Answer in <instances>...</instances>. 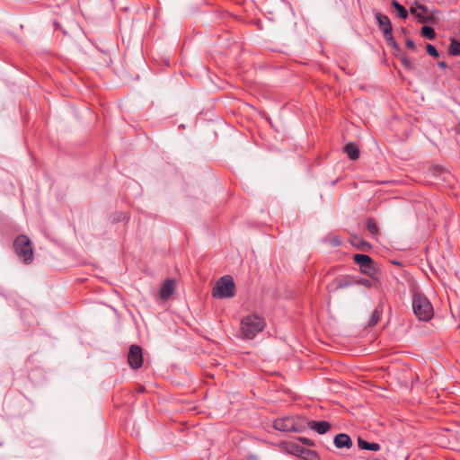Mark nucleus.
<instances>
[{
  "label": "nucleus",
  "instance_id": "1",
  "mask_svg": "<svg viewBox=\"0 0 460 460\" xmlns=\"http://www.w3.org/2000/svg\"><path fill=\"white\" fill-rule=\"evenodd\" d=\"M264 327V320L257 314L247 315L241 322L242 335L248 340L253 339Z\"/></svg>",
  "mask_w": 460,
  "mask_h": 460
},
{
  "label": "nucleus",
  "instance_id": "2",
  "mask_svg": "<svg viewBox=\"0 0 460 460\" xmlns=\"http://www.w3.org/2000/svg\"><path fill=\"white\" fill-rule=\"evenodd\" d=\"M412 309L415 315L420 321H428L433 316V306L429 300L420 293H414L412 298Z\"/></svg>",
  "mask_w": 460,
  "mask_h": 460
},
{
  "label": "nucleus",
  "instance_id": "3",
  "mask_svg": "<svg viewBox=\"0 0 460 460\" xmlns=\"http://www.w3.org/2000/svg\"><path fill=\"white\" fill-rule=\"evenodd\" d=\"M235 286L230 276L220 278L212 290V295L217 298H227L234 296Z\"/></svg>",
  "mask_w": 460,
  "mask_h": 460
},
{
  "label": "nucleus",
  "instance_id": "4",
  "mask_svg": "<svg viewBox=\"0 0 460 460\" xmlns=\"http://www.w3.org/2000/svg\"><path fill=\"white\" fill-rule=\"evenodd\" d=\"M17 255L25 262L30 263L33 259V251L30 239L26 235H20L14 241Z\"/></svg>",
  "mask_w": 460,
  "mask_h": 460
},
{
  "label": "nucleus",
  "instance_id": "5",
  "mask_svg": "<svg viewBox=\"0 0 460 460\" xmlns=\"http://www.w3.org/2000/svg\"><path fill=\"white\" fill-rule=\"evenodd\" d=\"M410 13L422 23H432L435 21L434 14L427 6L420 4L419 2H415L414 4L410 7Z\"/></svg>",
  "mask_w": 460,
  "mask_h": 460
},
{
  "label": "nucleus",
  "instance_id": "6",
  "mask_svg": "<svg viewBox=\"0 0 460 460\" xmlns=\"http://www.w3.org/2000/svg\"><path fill=\"white\" fill-rule=\"evenodd\" d=\"M274 429L284 431H296L297 430V423L294 417L287 416L283 418H279L274 421L273 424Z\"/></svg>",
  "mask_w": 460,
  "mask_h": 460
},
{
  "label": "nucleus",
  "instance_id": "7",
  "mask_svg": "<svg viewBox=\"0 0 460 460\" xmlns=\"http://www.w3.org/2000/svg\"><path fill=\"white\" fill-rule=\"evenodd\" d=\"M128 361L129 366L134 368H139L143 364L142 349L137 345H131L128 350Z\"/></svg>",
  "mask_w": 460,
  "mask_h": 460
},
{
  "label": "nucleus",
  "instance_id": "8",
  "mask_svg": "<svg viewBox=\"0 0 460 460\" xmlns=\"http://www.w3.org/2000/svg\"><path fill=\"white\" fill-rule=\"evenodd\" d=\"M354 261L359 265L361 271L370 276L374 275L376 270L374 268L373 260L366 254H355Z\"/></svg>",
  "mask_w": 460,
  "mask_h": 460
},
{
  "label": "nucleus",
  "instance_id": "9",
  "mask_svg": "<svg viewBox=\"0 0 460 460\" xmlns=\"http://www.w3.org/2000/svg\"><path fill=\"white\" fill-rule=\"evenodd\" d=\"M376 18L379 29L383 31L385 39L388 41H393L394 40L393 34H392L393 29H392V24H391L389 18L386 15L382 14L380 13H377L376 14Z\"/></svg>",
  "mask_w": 460,
  "mask_h": 460
},
{
  "label": "nucleus",
  "instance_id": "10",
  "mask_svg": "<svg viewBox=\"0 0 460 460\" xmlns=\"http://www.w3.org/2000/svg\"><path fill=\"white\" fill-rule=\"evenodd\" d=\"M175 281L173 279L165 280L159 290V296L163 300H167L175 290Z\"/></svg>",
  "mask_w": 460,
  "mask_h": 460
},
{
  "label": "nucleus",
  "instance_id": "11",
  "mask_svg": "<svg viewBox=\"0 0 460 460\" xmlns=\"http://www.w3.org/2000/svg\"><path fill=\"white\" fill-rule=\"evenodd\" d=\"M308 427L319 434H325L331 429V424L325 420H311L308 422Z\"/></svg>",
  "mask_w": 460,
  "mask_h": 460
},
{
  "label": "nucleus",
  "instance_id": "12",
  "mask_svg": "<svg viewBox=\"0 0 460 460\" xmlns=\"http://www.w3.org/2000/svg\"><path fill=\"white\" fill-rule=\"evenodd\" d=\"M334 445L338 448H349L352 446L351 438L344 433H340L334 438Z\"/></svg>",
  "mask_w": 460,
  "mask_h": 460
},
{
  "label": "nucleus",
  "instance_id": "13",
  "mask_svg": "<svg viewBox=\"0 0 460 460\" xmlns=\"http://www.w3.org/2000/svg\"><path fill=\"white\" fill-rule=\"evenodd\" d=\"M344 150L348 156L352 160H357L359 156L358 147L353 143L347 144Z\"/></svg>",
  "mask_w": 460,
  "mask_h": 460
},
{
  "label": "nucleus",
  "instance_id": "14",
  "mask_svg": "<svg viewBox=\"0 0 460 460\" xmlns=\"http://www.w3.org/2000/svg\"><path fill=\"white\" fill-rule=\"evenodd\" d=\"M358 447L365 450H371V451H378L380 449V445L377 443H369L366 440H364L361 438H358Z\"/></svg>",
  "mask_w": 460,
  "mask_h": 460
},
{
  "label": "nucleus",
  "instance_id": "15",
  "mask_svg": "<svg viewBox=\"0 0 460 460\" xmlns=\"http://www.w3.org/2000/svg\"><path fill=\"white\" fill-rule=\"evenodd\" d=\"M392 5L396 10L397 15L402 19H406L408 17V12L407 10L400 4L397 1L394 0L392 1Z\"/></svg>",
  "mask_w": 460,
  "mask_h": 460
},
{
  "label": "nucleus",
  "instance_id": "16",
  "mask_svg": "<svg viewBox=\"0 0 460 460\" xmlns=\"http://www.w3.org/2000/svg\"><path fill=\"white\" fill-rule=\"evenodd\" d=\"M421 35L429 40H433L436 37V32L434 29L429 26H423L421 28Z\"/></svg>",
  "mask_w": 460,
  "mask_h": 460
},
{
  "label": "nucleus",
  "instance_id": "17",
  "mask_svg": "<svg viewBox=\"0 0 460 460\" xmlns=\"http://www.w3.org/2000/svg\"><path fill=\"white\" fill-rule=\"evenodd\" d=\"M449 53L453 56L460 55V42L453 40L449 46Z\"/></svg>",
  "mask_w": 460,
  "mask_h": 460
},
{
  "label": "nucleus",
  "instance_id": "18",
  "mask_svg": "<svg viewBox=\"0 0 460 460\" xmlns=\"http://www.w3.org/2000/svg\"><path fill=\"white\" fill-rule=\"evenodd\" d=\"M379 319H380V314H379V312L377 310H375L372 313V315H371L370 320L368 322V325L369 326L376 325L379 322Z\"/></svg>",
  "mask_w": 460,
  "mask_h": 460
},
{
  "label": "nucleus",
  "instance_id": "19",
  "mask_svg": "<svg viewBox=\"0 0 460 460\" xmlns=\"http://www.w3.org/2000/svg\"><path fill=\"white\" fill-rule=\"evenodd\" d=\"M400 59H401V62L404 66L405 68H407L408 70H413L414 69L413 64L411 63V61L408 58H406L405 56H402L400 58Z\"/></svg>",
  "mask_w": 460,
  "mask_h": 460
},
{
  "label": "nucleus",
  "instance_id": "20",
  "mask_svg": "<svg viewBox=\"0 0 460 460\" xmlns=\"http://www.w3.org/2000/svg\"><path fill=\"white\" fill-rule=\"evenodd\" d=\"M426 49H427V52L434 57V58H438L439 56V53L438 52V50L436 49V48L434 46H432L431 44H427L426 45Z\"/></svg>",
  "mask_w": 460,
  "mask_h": 460
},
{
  "label": "nucleus",
  "instance_id": "21",
  "mask_svg": "<svg viewBox=\"0 0 460 460\" xmlns=\"http://www.w3.org/2000/svg\"><path fill=\"white\" fill-rule=\"evenodd\" d=\"M367 226L368 231H369V232H371V233H373V234H375V233H376V232H377V226H376V223H375V221H374V220L369 219V220L367 221Z\"/></svg>",
  "mask_w": 460,
  "mask_h": 460
},
{
  "label": "nucleus",
  "instance_id": "22",
  "mask_svg": "<svg viewBox=\"0 0 460 460\" xmlns=\"http://www.w3.org/2000/svg\"><path fill=\"white\" fill-rule=\"evenodd\" d=\"M406 46L411 49H415V44L411 40H406Z\"/></svg>",
  "mask_w": 460,
  "mask_h": 460
},
{
  "label": "nucleus",
  "instance_id": "23",
  "mask_svg": "<svg viewBox=\"0 0 460 460\" xmlns=\"http://www.w3.org/2000/svg\"><path fill=\"white\" fill-rule=\"evenodd\" d=\"M438 66H439V67H441V68H443V69H445V68H447V63H446V62H444V61H439V62L438 63Z\"/></svg>",
  "mask_w": 460,
  "mask_h": 460
},
{
  "label": "nucleus",
  "instance_id": "24",
  "mask_svg": "<svg viewBox=\"0 0 460 460\" xmlns=\"http://www.w3.org/2000/svg\"><path fill=\"white\" fill-rule=\"evenodd\" d=\"M349 285V282H346V283L339 282L338 288H344L348 287Z\"/></svg>",
  "mask_w": 460,
  "mask_h": 460
},
{
  "label": "nucleus",
  "instance_id": "25",
  "mask_svg": "<svg viewBox=\"0 0 460 460\" xmlns=\"http://www.w3.org/2000/svg\"><path fill=\"white\" fill-rule=\"evenodd\" d=\"M359 283L364 285V286H366V287H369V285H370V282L367 279H363Z\"/></svg>",
  "mask_w": 460,
  "mask_h": 460
},
{
  "label": "nucleus",
  "instance_id": "26",
  "mask_svg": "<svg viewBox=\"0 0 460 460\" xmlns=\"http://www.w3.org/2000/svg\"><path fill=\"white\" fill-rule=\"evenodd\" d=\"M301 441L305 444H309V439L308 438H301Z\"/></svg>",
  "mask_w": 460,
  "mask_h": 460
},
{
  "label": "nucleus",
  "instance_id": "27",
  "mask_svg": "<svg viewBox=\"0 0 460 460\" xmlns=\"http://www.w3.org/2000/svg\"><path fill=\"white\" fill-rule=\"evenodd\" d=\"M458 131L460 132V123L458 124Z\"/></svg>",
  "mask_w": 460,
  "mask_h": 460
},
{
  "label": "nucleus",
  "instance_id": "28",
  "mask_svg": "<svg viewBox=\"0 0 460 460\" xmlns=\"http://www.w3.org/2000/svg\"><path fill=\"white\" fill-rule=\"evenodd\" d=\"M369 460H379V459H377V458H373V459H369Z\"/></svg>",
  "mask_w": 460,
  "mask_h": 460
}]
</instances>
